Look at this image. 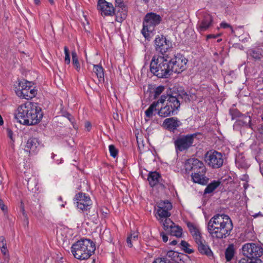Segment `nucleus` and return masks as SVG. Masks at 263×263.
I'll list each match as a JSON object with an SVG mask.
<instances>
[{"label": "nucleus", "instance_id": "09e8293b", "mask_svg": "<svg viewBox=\"0 0 263 263\" xmlns=\"http://www.w3.org/2000/svg\"><path fill=\"white\" fill-rule=\"evenodd\" d=\"M7 135H8V137L13 142H14V139L13 137V132L12 131V130L8 128L7 129Z\"/></svg>", "mask_w": 263, "mask_h": 263}, {"label": "nucleus", "instance_id": "052dcab7", "mask_svg": "<svg viewBox=\"0 0 263 263\" xmlns=\"http://www.w3.org/2000/svg\"><path fill=\"white\" fill-rule=\"evenodd\" d=\"M4 124V121H3V119L1 116V115H0V125H3Z\"/></svg>", "mask_w": 263, "mask_h": 263}, {"label": "nucleus", "instance_id": "393cba45", "mask_svg": "<svg viewBox=\"0 0 263 263\" xmlns=\"http://www.w3.org/2000/svg\"><path fill=\"white\" fill-rule=\"evenodd\" d=\"M127 14V7H123L122 9V12H119V10H116V12L114 15H116V20L118 22L121 23L126 18Z\"/></svg>", "mask_w": 263, "mask_h": 263}, {"label": "nucleus", "instance_id": "5fc2aeb1", "mask_svg": "<svg viewBox=\"0 0 263 263\" xmlns=\"http://www.w3.org/2000/svg\"><path fill=\"white\" fill-rule=\"evenodd\" d=\"M123 7H126V6L124 5L123 6H120L118 7H115L114 8L115 11V13L116 12V10H119V12H122V9L123 8Z\"/></svg>", "mask_w": 263, "mask_h": 263}, {"label": "nucleus", "instance_id": "4be33fe9", "mask_svg": "<svg viewBox=\"0 0 263 263\" xmlns=\"http://www.w3.org/2000/svg\"><path fill=\"white\" fill-rule=\"evenodd\" d=\"M93 72L97 76L99 82H104V69L100 65H93Z\"/></svg>", "mask_w": 263, "mask_h": 263}, {"label": "nucleus", "instance_id": "ddd939ff", "mask_svg": "<svg viewBox=\"0 0 263 263\" xmlns=\"http://www.w3.org/2000/svg\"><path fill=\"white\" fill-rule=\"evenodd\" d=\"M171 46V42L167 40L163 35L161 37L158 36L155 40V50L163 55L170 49Z\"/></svg>", "mask_w": 263, "mask_h": 263}, {"label": "nucleus", "instance_id": "bf43d9fd", "mask_svg": "<svg viewBox=\"0 0 263 263\" xmlns=\"http://www.w3.org/2000/svg\"><path fill=\"white\" fill-rule=\"evenodd\" d=\"M177 243V241L176 240H172L171 242H170V245H176V244Z\"/></svg>", "mask_w": 263, "mask_h": 263}, {"label": "nucleus", "instance_id": "58836bf2", "mask_svg": "<svg viewBox=\"0 0 263 263\" xmlns=\"http://www.w3.org/2000/svg\"><path fill=\"white\" fill-rule=\"evenodd\" d=\"M25 93L24 94L26 95V97H27L26 99L29 100L35 97V95L36 94V90L32 88V86L31 85L29 92L28 93L25 91Z\"/></svg>", "mask_w": 263, "mask_h": 263}, {"label": "nucleus", "instance_id": "680f3d73", "mask_svg": "<svg viewBox=\"0 0 263 263\" xmlns=\"http://www.w3.org/2000/svg\"><path fill=\"white\" fill-rule=\"evenodd\" d=\"M34 2L36 5H39L40 4V0H34Z\"/></svg>", "mask_w": 263, "mask_h": 263}, {"label": "nucleus", "instance_id": "f3484780", "mask_svg": "<svg viewBox=\"0 0 263 263\" xmlns=\"http://www.w3.org/2000/svg\"><path fill=\"white\" fill-rule=\"evenodd\" d=\"M213 22L212 17L209 14H205L203 19L198 25L197 29L200 32L206 30L212 25Z\"/></svg>", "mask_w": 263, "mask_h": 263}, {"label": "nucleus", "instance_id": "473e14b6", "mask_svg": "<svg viewBox=\"0 0 263 263\" xmlns=\"http://www.w3.org/2000/svg\"><path fill=\"white\" fill-rule=\"evenodd\" d=\"M166 255L173 260H174L175 261H178L179 260H181L180 257L181 256H182L183 254H180L177 252L171 250L167 252Z\"/></svg>", "mask_w": 263, "mask_h": 263}, {"label": "nucleus", "instance_id": "13d9d810", "mask_svg": "<svg viewBox=\"0 0 263 263\" xmlns=\"http://www.w3.org/2000/svg\"><path fill=\"white\" fill-rule=\"evenodd\" d=\"M91 127V123L89 122L85 123V127L87 128L88 131H89Z\"/></svg>", "mask_w": 263, "mask_h": 263}, {"label": "nucleus", "instance_id": "4468645a", "mask_svg": "<svg viewBox=\"0 0 263 263\" xmlns=\"http://www.w3.org/2000/svg\"><path fill=\"white\" fill-rule=\"evenodd\" d=\"M97 7L102 16H112L115 13V7L112 3L107 2L105 0L98 1Z\"/></svg>", "mask_w": 263, "mask_h": 263}, {"label": "nucleus", "instance_id": "7c9ffc66", "mask_svg": "<svg viewBox=\"0 0 263 263\" xmlns=\"http://www.w3.org/2000/svg\"><path fill=\"white\" fill-rule=\"evenodd\" d=\"M180 248L184 252L191 254L194 252V250L192 248H190L191 245L186 241L182 240L180 243Z\"/></svg>", "mask_w": 263, "mask_h": 263}, {"label": "nucleus", "instance_id": "e433bc0d", "mask_svg": "<svg viewBox=\"0 0 263 263\" xmlns=\"http://www.w3.org/2000/svg\"><path fill=\"white\" fill-rule=\"evenodd\" d=\"M240 118L242 119L240 120V121L242 122L243 125H248L249 127H251V119L250 116H247L242 114Z\"/></svg>", "mask_w": 263, "mask_h": 263}, {"label": "nucleus", "instance_id": "6ab92c4d", "mask_svg": "<svg viewBox=\"0 0 263 263\" xmlns=\"http://www.w3.org/2000/svg\"><path fill=\"white\" fill-rule=\"evenodd\" d=\"M187 226L195 242L203 239L199 228L191 222H187Z\"/></svg>", "mask_w": 263, "mask_h": 263}, {"label": "nucleus", "instance_id": "49530a36", "mask_svg": "<svg viewBox=\"0 0 263 263\" xmlns=\"http://www.w3.org/2000/svg\"><path fill=\"white\" fill-rule=\"evenodd\" d=\"M6 247V241L4 236L0 237V248H5Z\"/></svg>", "mask_w": 263, "mask_h": 263}, {"label": "nucleus", "instance_id": "aec40b11", "mask_svg": "<svg viewBox=\"0 0 263 263\" xmlns=\"http://www.w3.org/2000/svg\"><path fill=\"white\" fill-rule=\"evenodd\" d=\"M39 145L40 142L37 138H30L27 141L25 146V150L30 153L31 152L35 153L36 152Z\"/></svg>", "mask_w": 263, "mask_h": 263}, {"label": "nucleus", "instance_id": "c85d7f7f", "mask_svg": "<svg viewBox=\"0 0 263 263\" xmlns=\"http://www.w3.org/2000/svg\"><path fill=\"white\" fill-rule=\"evenodd\" d=\"M158 209L170 211L172 209V204L168 200L160 201L157 203Z\"/></svg>", "mask_w": 263, "mask_h": 263}, {"label": "nucleus", "instance_id": "8fccbe9b", "mask_svg": "<svg viewBox=\"0 0 263 263\" xmlns=\"http://www.w3.org/2000/svg\"><path fill=\"white\" fill-rule=\"evenodd\" d=\"M161 236L162 237L163 241L166 242L168 240V237L164 232H161L160 233Z\"/></svg>", "mask_w": 263, "mask_h": 263}, {"label": "nucleus", "instance_id": "864d4df0", "mask_svg": "<svg viewBox=\"0 0 263 263\" xmlns=\"http://www.w3.org/2000/svg\"><path fill=\"white\" fill-rule=\"evenodd\" d=\"M221 34H217L216 35L215 34H208L207 35V39H211V38H214V39H215L216 37H217L218 36H219Z\"/></svg>", "mask_w": 263, "mask_h": 263}, {"label": "nucleus", "instance_id": "c9c22d12", "mask_svg": "<svg viewBox=\"0 0 263 263\" xmlns=\"http://www.w3.org/2000/svg\"><path fill=\"white\" fill-rule=\"evenodd\" d=\"M31 86V84L29 85L25 89H16L15 90L17 96L20 98H22L23 99H26V95L24 94L25 93V91L26 92H29V91L30 90V88Z\"/></svg>", "mask_w": 263, "mask_h": 263}, {"label": "nucleus", "instance_id": "f8f14e48", "mask_svg": "<svg viewBox=\"0 0 263 263\" xmlns=\"http://www.w3.org/2000/svg\"><path fill=\"white\" fill-rule=\"evenodd\" d=\"M185 169L186 172L192 171V173L198 172L203 173V171L206 170L203 163L195 158L188 159L185 163Z\"/></svg>", "mask_w": 263, "mask_h": 263}, {"label": "nucleus", "instance_id": "a18cd8bd", "mask_svg": "<svg viewBox=\"0 0 263 263\" xmlns=\"http://www.w3.org/2000/svg\"><path fill=\"white\" fill-rule=\"evenodd\" d=\"M232 116V119H234L235 117H241L242 116V114L239 112L237 110H235L231 114Z\"/></svg>", "mask_w": 263, "mask_h": 263}, {"label": "nucleus", "instance_id": "338daca9", "mask_svg": "<svg viewBox=\"0 0 263 263\" xmlns=\"http://www.w3.org/2000/svg\"><path fill=\"white\" fill-rule=\"evenodd\" d=\"M261 119L263 121V114L261 115Z\"/></svg>", "mask_w": 263, "mask_h": 263}, {"label": "nucleus", "instance_id": "6e6552de", "mask_svg": "<svg viewBox=\"0 0 263 263\" xmlns=\"http://www.w3.org/2000/svg\"><path fill=\"white\" fill-rule=\"evenodd\" d=\"M171 73H180L186 68L187 60L181 54L177 53L173 58L168 59Z\"/></svg>", "mask_w": 263, "mask_h": 263}, {"label": "nucleus", "instance_id": "cd10ccee", "mask_svg": "<svg viewBox=\"0 0 263 263\" xmlns=\"http://www.w3.org/2000/svg\"><path fill=\"white\" fill-rule=\"evenodd\" d=\"M220 184L219 181L214 180L209 184L205 189L204 194H209L213 192Z\"/></svg>", "mask_w": 263, "mask_h": 263}, {"label": "nucleus", "instance_id": "2eb2a0df", "mask_svg": "<svg viewBox=\"0 0 263 263\" xmlns=\"http://www.w3.org/2000/svg\"><path fill=\"white\" fill-rule=\"evenodd\" d=\"M195 243L197 245L198 251L201 254L206 255L209 257L213 256V252L204 238Z\"/></svg>", "mask_w": 263, "mask_h": 263}, {"label": "nucleus", "instance_id": "de8ad7c7", "mask_svg": "<svg viewBox=\"0 0 263 263\" xmlns=\"http://www.w3.org/2000/svg\"><path fill=\"white\" fill-rule=\"evenodd\" d=\"M220 27L221 28H230L231 30H232V32H234V30L233 29V28L229 24L227 23H225V22H222L221 24H220Z\"/></svg>", "mask_w": 263, "mask_h": 263}, {"label": "nucleus", "instance_id": "69168bd1", "mask_svg": "<svg viewBox=\"0 0 263 263\" xmlns=\"http://www.w3.org/2000/svg\"><path fill=\"white\" fill-rule=\"evenodd\" d=\"M221 41V39H218V40H217V42H220Z\"/></svg>", "mask_w": 263, "mask_h": 263}, {"label": "nucleus", "instance_id": "9b49d317", "mask_svg": "<svg viewBox=\"0 0 263 263\" xmlns=\"http://www.w3.org/2000/svg\"><path fill=\"white\" fill-rule=\"evenodd\" d=\"M74 200L77 201L78 208L83 211L90 209L92 204V201L90 197L83 193L80 192L76 194Z\"/></svg>", "mask_w": 263, "mask_h": 263}, {"label": "nucleus", "instance_id": "412c9836", "mask_svg": "<svg viewBox=\"0 0 263 263\" xmlns=\"http://www.w3.org/2000/svg\"><path fill=\"white\" fill-rule=\"evenodd\" d=\"M147 180L151 186L153 187L160 183L162 179L159 173L156 172H153L149 173Z\"/></svg>", "mask_w": 263, "mask_h": 263}, {"label": "nucleus", "instance_id": "a211bd4d", "mask_svg": "<svg viewBox=\"0 0 263 263\" xmlns=\"http://www.w3.org/2000/svg\"><path fill=\"white\" fill-rule=\"evenodd\" d=\"M206 171V170L203 171V173H202L201 171L192 173L191 177L193 181L195 183H197L202 185L206 184L209 180V178L206 177L205 176Z\"/></svg>", "mask_w": 263, "mask_h": 263}, {"label": "nucleus", "instance_id": "f03ea898", "mask_svg": "<svg viewBox=\"0 0 263 263\" xmlns=\"http://www.w3.org/2000/svg\"><path fill=\"white\" fill-rule=\"evenodd\" d=\"M233 228L231 219L224 214L215 215L208 223V232L214 239L226 238L230 235Z\"/></svg>", "mask_w": 263, "mask_h": 263}, {"label": "nucleus", "instance_id": "39448f33", "mask_svg": "<svg viewBox=\"0 0 263 263\" xmlns=\"http://www.w3.org/2000/svg\"><path fill=\"white\" fill-rule=\"evenodd\" d=\"M95 250V245L88 239H81L73 244L71 247V251L73 255L79 260L89 258Z\"/></svg>", "mask_w": 263, "mask_h": 263}, {"label": "nucleus", "instance_id": "37998d69", "mask_svg": "<svg viewBox=\"0 0 263 263\" xmlns=\"http://www.w3.org/2000/svg\"><path fill=\"white\" fill-rule=\"evenodd\" d=\"M249 259L248 258V259L246 258H242L241 259L238 263H261V260L260 259H255V260H251L249 261Z\"/></svg>", "mask_w": 263, "mask_h": 263}, {"label": "nucleus", "instance_id": "bb28decb", "mask_svg": "<svg viewBox=\"0 0 263 263\" xmlns=\"http://www.w3.org/2000/svg\"><path fill=\"white\" fill-rule=\"evenodd\" d=\"M235 253L234 245H229L225 251V257L227 261H230L233 257Z\"/></svg>", "mask_w": 263, "mask_h": 263}, {"label": "nucleus", "instance_id": "79ce46f5", "mask_svg": "<svg viewBox=\"0 0 263 263\" xmlns=\"http://www.w3.org/2000/svg\"><path fill=\"white\" fill-rule=\"evenodd\" d=\"M64 50L65 54L64 59L65 62L66 64H69L70 62V59L68 48H67V47L65 46L64 48Z\"/></svg>", "mask_w": 263, "mask_h": 263}, {"label": "nucleus", "instance_id": "a878e982", "mask_svg": "<svg viewBox=\"0 0 263 263\" xmlns=\"http://www.w3.org/2000/svg\"><path fill=\"white\" fill-rule=\"evenodd\" d=\"M160 103L159 101V99L157 102H153L147 109L145 111V115L147 117L150 118L153 116L154 111H156L157 110H159L158 108V105Z\"/></svg>", "mask_w": 263, "mask_h": 263}, {"label": "nucleus", "instance_id": "0eeeda50", "mask_svg": "<svg viewBox=\"0 0 263 263\" xmlns=\"http://www.w3.org/2000/svg\"><path fill=\"white\" fill-rule=\"evenodd\" d=\"M243 255L251 260L260 259L263 254V248L258 244L255 243H246L241 248Z\"/></svg>", "mask_w": 263, "mask_h": 263}, {"label": "nucleus", "instance_id": "72a5a7b5", "mask_svg": "<svg viewBox=\"0 0 263 263\" xmlns=\"http://www.w3.org/2000/svg\"><path fill=\"white\" fill-rule=\"evenodd\" d=\"M160 222L162 223L163 229L166 232L175 224L168 218H164L163 221L160 220Z\"/></svg>", "mask_w": 263, "mask_h": 263}, {"label": "nucleus", "instance_id": "2f4dec72", "mask_svg": "<svg viewBox=\"0 0 263 263\" xmlns=\"http://www.w3.org/2000/svg\"><path fill=\"white\" fill-rule=\"evenodd\" d=\"M71 55L72 63L77 71H79L81 69V65L78 60V58L76 52L75 51H72L71 52Z\"/></svg>", "mask_w": 263, "mask_h": 263}, {"label": "nucleus", "instance_id": "e2e57ef3", "mask_svg": "<svg viewBox=\"0 0 263 263\" xmlns=\"http://www.w3.org/2000/svg\"><path fill=\"white\" fill-rule=\"evenodd\" d=\"M49 1V2L51 4V5H54V0H48Z\"/></svg>", "mask_w": 263, "mask_h": 263}, {"label": "nucleus", "instance_id": "4d7b16f0", "mask_svg": "<svg viewBox=\"0 0 263 263\" xmlns=\"http://www.w3.org/2000/svg\"><path fill=\"white\" fill-rule=\"evenodd\" d=\"M1 249V252L4 255H6L7 254V253H8V250L7 249V247H5V248H2Z\"/></svg>", "mask_w": 263, "mask_h": 263}, {"label": "nucleus", "instance_id": "603ef678", "mask_svg": "<svg viewBox=\"0 0 263 263\" xmlns=\"http://www.w3.org/2000/svg\"><path fill=\"white\" fill-rule=\"evenodd\" d=\"M0 208L3 211H5L7 210V208L5 205L2 199H0Z\"/></svg>", "mask_w": 263, "mask_h": 263}, {"label": "nucleus", "instance_id": "0e129e2a", "mask_svg": "<svg viewBox=\"0 0 263 263\" xmlns=\"http://www.w3.org/2000/svg\"><path fill=\"white\" fill-rule=\"evenodd\" d=\"M145 4H147L149 0H142Z\"/></svg>", "mask_w": 263, "mask_h": 263}, {"label": "nucleus", "instance_id": "3c124183", "mask_svg": "<svg viewBox=\"0 0 263 263\" xmlns=\"http://www.w3.org/2000/svg\"><path fill=\"white\" fill-rule=\"evenodd\" d=\"M115 2H116L115 7L124 5V4L122 0H115Z\"/></svg>", "mask_w": 263, "mask_h": 263}, {"label": "nucleus", "instance_id": "774afa93", "mask_svg": "<svg viewBox=\"0 0 263 263\" xmlns=\"http://www.w3.org/2000/svg\"><path fill=\"white\" fill-rule=\"evenodd\" d=\"M3 190V186H1V187H0V190Z\"/></svg>", "mask_w": 263, "mask_h": 263}, {"label": "nucleus", "instance_id": "20e7f679", "mask_svg": "<svg viewBox=\"0 0 263 263\" xmlns=\"http://www.w3.org/2000/svg\"><path fill=\"white\" fill-rule=\"evenodd\" d=\"M168 57L155 55L150 64V71L158 78H167L171 75Z\"/></svg>", "mask_w": 263, "mask_h": 263}, {"label": "nucleus", "instance_id": "7ed1b4c3", "mask_svg": "<svg viewBox=\"0 0 263 263\" xmlns=\"http://www.w3.org/2000/svg\"><path fill=\"white\" fill-rule=\"evenodd\" d=\"M43 116L42 109L37 103L28 102L19 106L15 118L22 124L33 125L39 123Z\"/></svg>", "mask_w": 263, "mask_h": 263}, {"label": "nucleus", "instance_id": "f704fd0d", "mask_svg": "<svg viewBox=\"0 0 263 263\" xmlns=\"http://www.w3.org/2000/svg\"><path fill=\"white\" fill-rule=\"evenodd\" d=\"M138 240V234L137 233L134 232L130 236H128L126 239L127 245L129 247H133L132 242H134Z\"/></svg>", "mask_w": 263, "mask_h": 263}, {"label": "nucleus", "instance_id": "1a4fd4ad", "mask_svg": "<svg viewBox=\"0 0 263 263\" xmlns=\"http://www.w3.org/2000/svg\"><path fill=\"white\" fill-rule=\"evenodd\" d=\"M204 160L207 164L213 168H220L223 163V156L216 151L211 150L204 155Z\"/></svg>", "mask_w": 263, "mask_h": 263}, {"label": "nucleus", "instance_id": "b1692460", "mask_svg": "<svg viewBox=\"0 0 263 263\" xmlns=\"http://www.w3.org/2000/svg\"><path fill=\"white\" fill-rule=\"evenodd\" d=\"M248 54L255 61H260L263 58L261 50L260 49H251L248 50Z\"/></svg>", "mask_w": 263, "mask_h": 263}, {"label": "nucleus", "instance_id": "ea45409f", "mask_svg": "<svg viewBox=\"0 0 263 263\" xmlns=\"http://www.w3.org/2000/svg\"><path fill=\"white\" fill-rule=\"evenodd\" d=\"M30 84V82L24 80L23 81L19 82L18 87L16 88V89H21L23 88L25 89Z\"/></svg>", "mask_w": 263, "mask_h": 263}, {"label": "nucleus", "instance_id": "c756f323", "mask_svg": "<svg viewBox=\"0 0 263 263\" xmlns=\"http://www.w3.org/2000/svg\"><path fill=\"white\" fill-rule=\"evenodd\" d=\"M157 218L159 220H161L162 221L164 218H168L171 216V213L170 212V211H166L165 210H164L157 209Z\"/></svg>", "mask_w": 263, "mask_h": 263}, {"label": "nucleus", "instance_id": "c03bdc74", "mask_svg": "<svg viewBox=\"0 0 263 263\" xmlns=\"http://www.w3.org/2000/svg\"><path fill=\"white\" fill-rule=\"evenodd\" d=\"M36 184V182L35 179H29L27 182V187L29 190H33V185L35 186Z\"/></svg>", "mask_w": 263, "mask_h": 263}, {"label": "nucleus", "instance_id": "dca6fc26", "mask_svg": "<svg viewBox=\"0 0 263 263\" xmlns=\"http://www.w3.org/2000/svg\"><path fill=\"white\" fill-rule=\"evenodd\" d=\"M181 125V122L177 118L173 117L165 119L163 123V127L171 132H174Z\"/></svg>", "mask_w": 263, "mask_h": 263}, {"label": "nucleus", "instance_id": "423d86ee", "mask_svg": "<svg viewBox=\"0 0 263 263\" xmlns=\"http://www.w3.org/2000/svg\"><path fill=\"white\" fill-rule=\"evenodd\" d=\"M161 21V16L155 13L149 12L145 15L141 33L145 39L149 40L154 35L156 26L160 24Z\"/></svg>", "mask_w": 263, "mask_h": 263}, {"label": "nucleus", "instance_id": "6e6d98bb", "mask_svg": "<svg viewBox=\"0 0 263 263\" xmlns=\"http://www.w3.org/2000/svg\"><path fill=\"white\" fill-rule=\"evenodd\" d=\"M67 118L69 120V121L71 122L72 124L73 123L74 119L71 115H70L69 114H67Z\"/></svg>", "mask_w": 263, "mask_h": 263}, {"label": "nucleus", "instance_id": "9d476101", "mask_svg": "<svg viewBox=\"0 0 263 263\" xmlns=\"http://www.w3.org/2000/svg\"><path fill=\"white\" fill-rule=\"evenodd\" d=\"M197 134H188L178 137L174 141V144L177 151L182 152L193 146L194 139Z\"/></svg>", "mask_w": 263, "mask_h": 263}, {"label": "nucleus", "instance_id": "4c0bfd02", "mask_svg": "<svg viewBox=\"0 0 263 263\" xmlns=\"http://www.w3.org/2000/svg\"><path fill=\"white\" fill-rule=\"evenodd\" d=\"M165 87L160 85L157 87L154 91V98L157 99L164 90Z\"/></svg>", "mask_w": 263, "mask_h": 263}, {"label": "nucleus", "instance_id": "f257e3e1", "mask_svg": "<svg viewBox=\"0 0 263 263\" xmlns=\"http://www.w3.org/2000/svg\"><path fill=\"white\" fill-rule=\"evenodd\" d=\"M190 97L191 96L181 88L177 89V91H173L171 94L161 96L159 99L160 103L166 101V104L164 107H161L158 114L161 117L176 115L183 100L186 102L190 101Z\"/></svg>", "mask_w": 263, "mask_h": 263}, {"label": "nucleus", "instance_id": "a19ab883", "mask_svg": "<svg viewBox=\"0 0 263 263\" xmlns=\"http://www.w3.org/2000/svg\"><path fill=\"white\" fill-rule=\"evenodd\" d=\"M109 150L111 156L114 158H116L117 156L118 151L114 145H110L109 146Z\"/></svg>", "mask_w": 263, "mask_h": 263}, {"label": "nucleus", "instance_id": "5701e85b", "mask_svg": "<svg viewBox=\"0 0 263 263\" xmlns=\"http://www.w3.org/2000/svg\"><path fill=\"white\" fill-rule=\"evenodd\" d=\"M172 236H176L178 238H180L182 235V229L178 225L174 224L167 232Z\"/></svg>", "mask_w": 263, "mask_h": 263}]
</instances>
